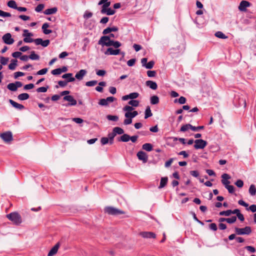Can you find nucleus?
<instances>
[{
  "instance_id": "nucleus-60",
  "label": "nucleus",
  "mask_w": 256,
  "mask_h": 256,
  "mask_svg": "<svg viewBox=\"0 0 256 256\" xmlns=\"http://www.w3.org/2000/svg\"><path fill=\"white\" fill-rule=\"evenodd\" d=\"M204 126H194L192 125V128L191 130L192 131L196 132L199 130H202L204 128Z\"/></svg>"
},
{
  "instance_id": "nucleus-47",
  "label": "nucleus",
  "mask_w": 256,
  "mask_h": 256,
  "mask_svg": "<svg viewBox=\"0 0 256 256\" xmlns=\"http://www.w3.org/2000/svg\"><path fill=\"white\" fill-rule=\"evenodd\" d=\"M0 16L2 17H10L12 14L10 12H5L0 10Z\"/></svg>"
},
{
  "instance_id": "nucleus-3",
  "label": "nucleus",
  "mask_w": 256,
  "mask_h": 256,
  "mask_svg": "<svg viewBox=\"0 0 256 256\" xmlns=\"http://www.w3.org/2000/svg\"><path fill=\"white\" fill-rule=\"evenodd\" d=\"M110 3H106L104 5L102 6L100 12L102 14H106L108 16L113 15L115 14L116 11L109 8Z\"/></svg>"
},
{
  "instance_id": "nucleus-52",
  "label": "nucleus",
  "mask_w": 256,
  "mask_h": 256,
  "mask_svg": "<svg viewBox=\"0 0 256 256\" xmlns=\"http://www.w3.org/2000/svg\"><path fill=\"white\" fill-rule=\"evenodd\" d=\"M48 70V69L47 68H42L40 70H38L36 72V74L38 75H43L46 74Z\"/></svg>"
},
{
  "instance_id": "nucleus-39",
  "label": "nucleus",
  "mask_w": 256,
  "mask_h": 256,
  "mask_svg": "<svg viewBox=\"0 0 256 256\" xmlns=\"http://www.w3.org/2000/svg\"><path fill=\"white\" fill-rule=\"evenodd\" d=\"M8 88L11 91H16L17 90L16 86L14 83H10L7 86Z\"/></svg>"
},
{
  "instance_id": "nucleus-58",
  "label": "nucleus",
  "mask_w": 256,
  "mask_h": 256,
  "mask_svg": "<svg viewBox=\"0 0 256 256\" xmlns=\"http://www.w3.org/2000/svg\"><path fill=\"white\" fill-rule=\"evenodd\" d=\"M154 65V62L153 61H150L146 64L145 68L148 69L152 68Z\"/></svg>"
},
{
  "instance_id": "nucleus-27",
  "label": "nucleus",
  "mask_w": 256,
  "mask_h": 256,
  "mask_svg": "<svg viewBox=\"0 0 256 256\" xmlns=\"http://www.w3.org/2000/svg\"><path fill=\"white\" fill-rule=\"evenodd\" d=\"M168 178L167 177L162 178L160 182V185L158 187L159 188H163L166 186L168 182Z\"/></svg>"
},
{
  "instance_id": "nucleus-20",
  "label": "nucleus",
  "mask_w": 256,
  "mask_h": 256,
  "mask_svg": "<svg viewBox=\"0 0 256 256\" xmlns=\"http://www.w3.org/2000/svg\"><path fill=\"white\" fill-rule=\"evenodd\" d=\"M59 248V244H56L49 252L48 256H53L56 254Z\"/></svg>"
},
{
  "instance_id": "nucleus-64",
  "label": "nucleus",
  "mask_w": 256,
  "mask_h": 256,
  "mask_svg": "<svg viewBox=\"0 0 256 256\" xmlns=\"http://www.w3.org/2000/svg\"><path fill=\"white\" fill-rule=\"evenodd\" d=\"M248 210H250L252 212H256V205L252 204L251 205Z\"/></svg>"
},
{
  "instance_id": "nucleus-46",
  "label": "nucleus",
  "mask_w": 256,
  "mask_h": 256,
  "mask_svg": "<svg viewBox=\"0 0 256 256\" xmlns=\"http://www.w3.org/2000/svg\"><path fill=\"white\" fill-rule=\"evenodd\" d=\"M134 108L131 106H126L123 108V110L126 112H132Z\"/></svg>"
},
{
  "instance_id": "nucleus-44",
  "label": "nucleus",
  "mask_w": 256,
  "mask_h": 256,
  "mask_svg": "<svg viewBox=\"0 0 256 256\" xmlns=\"http://www.w3.org/2000/svg\"><path fill=\"white\" fill-rule=\"evenodd\" d=\"M8 58L3 56L0 57V62L2 65H6L8 62Z\"/></svg>"
},
{
  "instance_id": "nucleus-19",
  "label": "nucleus",
  "mask_w": 256,
  "mask_h": 256,
  "mask_svg": "<svg viewBox=\"0 0 256 256\" xmlns=\"http://www.w3.org/2000/svg\"><path fill=\"white\" fill-rule=\"evenodd\" d=\"M50 25L48 23L46 22L42 24V29L44 34H48L52 32V30L50 29H48Z\"/></svg>"
},
{
  "instance_id": "nucleus-42",
  "label": "nucleus",
  "mask_w": 256,
  "mask_h": 256,
  "mask_svg": "<svg viewBox=\"0 0 256 256\" xmlns=\"http://www.w3.org/2000/svg\"><path fill=\"white\" fill-rule=\"evenodd\" d=\"M106 118L109 120H112L114 122L118 121V117L116 116L108 115Z\"/></svg>"
},
{
  "instance_id": "nucleus-11",
  "label": "nucleus",
  "mask_w": 256,
  "mask_h": 256,
  "mask_svg": "<svg viewBox=\"0 0 256 256\" xmlns=\"http://www.w3.org/2000/svg\"><path fill=\"white\" fill-rule=\"evenodd\" d=\"M139 96V94L136 92H132L130 94H129L125 95L122 97V100H126L128 99H131L133 100L138 98Z\"/></svg>"
},
{
  "instance_id": "nucleus-56",
  "label": "nucleus",
  "mask_w": 256,
  "mask_h": 256,
  "mask_svg": "<svg viewBox=\"0 0 256 256\" xmlns=\"http://www.w3.org/2000/svg\"><path fill=\"white\" fill-rule=\"evenodd\" d=\"M48 87H40L37 88L36 91L38 92H46L48 90Z\"/></svg>"
},
{
  "instance_id": "nucleus-33",
  "label": "nucleus",
  "mask_w": 256,
  "mask_h": 256,
  "mask_svg": "<svg viewBox=\"0 0 256 256\" xmlns=\"http://www.w3.org/2000/svg\"><path fill=\"white\" fill-rule=\"evenodd\" d=\"M17 60H11V63L8 65V68L10 70H15L16 66H17Z\"/></svg>"
},
{
  "instance_id": "nucleus-50",
  "label": "nucleus",
  "mask_w": 256,
  "mask_h": 256,
  "mask_svg": "<svg viewBox=\"0 0 256 256\" xmlns=\"http://www.w3.org/2000/svg\"><path fill=\"white\" fill-rule=\"evenodd\" d=\"M22 36L24 37H30L33 36V34L29 32L28 30H24Z\"/></svg>"
},
{
  "instance_id": "nucleus-13",
  "label": "nucleus",
  "mask_w": 256,
  "mask_h": 256,
  "mask_svg": "<svg viewBox=\"0 0 256 256\" xmlns=\"http://www.w3.org/2000/svg\"><path fill=\"white\" fill-rule=\"evenodd\" d=\"M137 156L138 158L142 160L144 163H146L148 161V156L146 154L142 151H140L137 153Z\"/></svg>"
},
{
  "instance_id": "nucleus-23",
  "label": "nucleus",
  "mask_w": 256,
  "mask_h": 256,
  "mask_svg": "<svg viewBox=\"0 0 256 256\" xmlns=\"http://www.w3.org/2000/svg\"><path fill=\"white\" fill-rule=\"evenodd\" d=\"M63 78H68L67 82H72L74 81L75 78L72 77V74L68 73L62 75Z\"/></svg>"
},
{
  "instance_id": "nucleus-8",
  "label": "nucleus",
  "mask_w": 256,
  "mask_h": 256,
  "mask_svg": "<svg viewBox=\"0 0 256 256\" xmlns=\"http://www.w3.org/2000/svg\"><path fill=\"white\" fill-rule=\"evenodd\" d=\"M0 136L6 142H10L12 140V134L10 132L2 134Z\"/></svg>"
},
{
  "instance_id": "nucleus-34",
  "label": "nucleus",
  "mask_w": 256,
  "mask_h": 256,
  "mask_svg": "<svg viewBox=\"0 0 256 256\" xmlns=\"http://www.w3.org/2000/svg\"><path fill=\"white\" fill-rule=\"evenodd\" d=\"M150 103L152 104H156L159 102V98L156 96H153L150 97Z\"/></svg>"
},
{
  "instance_id": "nucleus-38",
  "label": "nucleus",
  "mask_w": 256,
  "mask_h": 256,
  "mask_svg": "<svg viewBox=\"0 0 256 256\" xmlns=\"http://www.w3.org/2000/svg\"><path fill=\"white\" fill-rule=\"evenodd\" d=\"M192 128V125L190 124H186L184 125H183L181 128H180V131L182 132H186L189 129L191 130Z\"/></svg>"
},
{
  "instance_id": "nucleus-21",
  "label": "nucleus",
  "mask_w": 256,
  "mask_h": 256,
  "mask_svg": "<svg viewBox=\"0 0 256 256\" xmlns=\"http://www.w3.org/2000/svg\"><path fill=\"white\" fill-rule=\"evenodd\" d=\"M118 30V28L116 26H113L112 28L108 27L103 30L102 34H106L109 33H110L111 32H117Z\"/></svg>"
},
{
  "instance_id": "nucleus-37",
  "label": "nucleus",
  "mask_w": 256,
  "mask_h": 256,
  "mask_svg": "<svg viewBox=\"0 0 256 256\" xmlns=\"http://www.w3.org/2000/svg\"><path fill=\"white\" fill-rule=\"evenodd\" d=\"M215 36L217 38L222 39H226L228 38V36H226L223 32H217L215 34Z\"/></svg>"
},
{
  "instance_id": "nucleus-12",
  "label": "nucleus",
  "mask_w": 256,
  "mask_h": 256,
  "mask_svg": "<svg viewBox=\"0 0 256 256\" xmlns=\"http://www.w3.org/2000/svg\"><path fill=\"white\" fill-rule=\"evenodd\" d=\"M50 40H43L42 38H38L34 40V43L36 45H42L44 47L47 46L50 44Z\"/></svg>"
},
{
  "instance_id": "nucleus-6",
  "label": "nucleus",
  "mask_w": 256,
  "mask_h": 256,
  "mask_svg": "<svg viewBox=\"0 0 256 256\" xmlns=\"http://www.w3.org/2000/svg\"><path fill=\"white\" fill-rule=\"evenodd\" d=\"M194 143V148L196 150L203 149L207 145V142L202 139L196 140Z\"/></svg>"
},
{
  "instance_id": "nucleus-5",
  "label": "nucleus",
  "mask_w": 256,
  "mask_h": 256,
  "mask_svg": "<svg viewBox=\"0 0 256 256\" xmlns=\"http://www.w3.org/2000/svg\"><path fill=\"white\" fill-rule=\"evenodd\" d=\"M236 234L238 235L249 234L251 233L252 230L250 226H246L244 228H235Z\"/></svg>"
},
{
  "instance_id": "nucleus-16",
  "label": "nucleus",
  "mask_w": 256,
  "mask_h": 256,
  "mask_svg": "<svg viewBox=\"0 0 256 256\" xmlns=\"http://www.w3.org/2000/svg\"><path fill=\"white\" fill-rule=\"evenodd\" d=\"M87 74V71L86 70H81L78 72L76 75L75 78L77 80H80L83 79L84 76Z\"/></svg>"
},
{
  "instance_id": "nucleus-40",
  "label": "nucleus",
  "mask_w": 256,
  "mask_h": 256,
  "mask_svg": "<svg viewBox=\"0 0 256 256\" xmlns=\"http://www.w3.org/2000/svg\"><path fill=\"white\" fill-rule=\"evenodd\" d=\"M139 103H140L139 101H138L137 100H130V101L128 102V104L130 106H131L132 107V106L136 107V106H138Z\"/></svg>"
},
{
  "instance_id": "nucleus-35",
  "label": "nucleus",
  "mask_w": 256,
  "mask_h": 256,
  "mask_svg": "<svg viewBox=\"0 0 256 256\" xmlns=\"http://www.w3.org/2000/svg\"><path fill=\"white\" fill-rule=\"evenodd\" d=\"M7 5L9 8L16 10L18 7L16 2L13 0H11L8 2Z\"/></svg>"
},
{
  "instance_id": "nucleus-17",
  "label": "nucleus",
  "mask_w": 256,
  "mask_h": 256,
  "mask_svg": "<svg viewBox=\"0 0 256 256\" xmlns=\"http://www.w3.org/2000/svg\"><path fill=\"white\" fill-rule=\"evenodd\" d=\"M64 100L68 102H70L68 104L70 106H75L76 104V100H74L72 96H65L64 97Z\"/></svg>"
},
{
  "instance_id": "nucleus-49",
  "label": "nucleus",
  "mask_w": 256,
  "mask_h": 256,
  "mask_svg": "<svg viewBox=\"0 0 256 256\" xmlns=\"http://www.w3.org/2000/svg\"><path fill=\"white\" fill-rule=\"evenodd\" d=\"M44 8V4H39L36 8L35 10L38 12H40Z\"/></svg>"
},
{
  "instance_id": "nucleus-10",
  "label": "nucleus",
  "mask_w": 256,
  "mask_h": 256,
  "mask_svg": "<svg viewBox=\"0 0 256 256\" xmlns=\"http://www.w3.org/2000/svg\"><path fill=\"white\" fill-rule=\"evenodd\" d=\"M115 100L112 96L108 97L106 98H102L100 100L98 104L101 106H107L110 102H112Z\"/></svg>"
},
{
  "instance_id": "nucleus-9",
  "label": "nucleus",
  "mask_w": 256,
  "mask_h": 256,
  "mask_svg": "<svg viewBox=\"0 0 256 256\" xmlns=\"http://www.w3.org/2000/svg\"><path fill=\"white\" fill-rule=\"evenodd\" d=\"M251 4L250 2L246 0H242L238 6V10L240 12H246V8L250 7Z\"/></svg>"
},
{
  "instance_id": "nucleus-45",
  "label": "nucleus",
  "mask_w": 256,
  "mask_h": 256,
  "mask_svg": "<svg viewBox=\"0 0 256 256\" xmlns=\"http://www.w3.org/2000/svg\"><path fill=\"white\" fill-rule=\"evenodd\" d=\"M98 83V82L96 80L88 81L86 82V86H93L96 85Z\"/></svg>"
},
{
  "instance_id": "nucleus-62",
  "label": "nucleus",
  "mask_w": 256,
  "mask_h": 256,
  "mask_svg": "<svg viewBox=\"0 0 256 256\" xmlns=\"http://www.w3.org/2000/svg\"><path fill=\"white\" fill-rule=\"evenodd\" d=\"M228 191L230 193H233L234 192V186L232 185H228L227 186L225 187Z\"/></svg>"
},
{
  "instance_id": "nucleus-43",
  "label": "nucleus",
  "mask_w": 256,
  "mask_h": 256,
  "mask_svg": "<svg viewBox=\"0 0 256 256\" xmlns=\"http://www.w3.org/2000/svg\"><path fill=\"white\" fill-rule=\"evenodd\" d=\"M232 214V210H227L226 211H222L220 212L219 214L220 216H230V214Z\"/></svg>"
},
{
  "instance_id": "nucleus-29",
  "label": "nucleus",
  "mask_w": 256,
  "mask_h": 256,
  "mask_svg": "<svg viewBox=\"0 0 256 256\" xmlns=\"http://www.w3.org/2000/svg\"><path fill=\"white\" fill-rule=\"evenodd\" d=\"M112 130L115 133L116 135L118 134H124V130L122 128L120 127H114Z\"/></svg>"
},
{
  "instance_id": "nucleus-54",
  "label": "nucleus",
  "mask_w": 256,
  "mask_h": 256,
  "mask_svg": "<svg viewBox=\"0 0 256 256\" xmlns=\"http://www.w3.org/2000/svg\"><path fill=\"white\" fill-rule=\"evenodd\" d=\"M96 74L98 76H103L106 74V72L104 70H100L96 71Z\"/></svg>"
},
{
  "instance_id": "nucleus-59",
  "label": "nucleus",
  "mask_w": 256,
  "mask_h": 256,
  "mask_svg": "<svg viewBox=\"0 0 256 256\" xmlns=\"http://www.w3.org/2000/svg\"><path fill=\"white\" fill-rule=\"evenodd\" d=\"M235 184L238 187V188H242L244 186V182L242 180H238L236 182Z\"/></svg>"
},
{
  "instance_id": "nucleus-32",
  "label": "nucleus",
  "mask_w": 256,
  "mask_h": 256,
  "mask_svg": "<svg viewBox=\"0 0 256 256\" xmlns=\"http://www.w3.org/2000/svg\"><path fill=\"white\" fill-rule=\"evenodd\" d=\"M142 148L148 152H150L152 150V146L150 143H146L142 145Z\"/></svg>"
},
{
  "instance_id": "nucleus-26",
  "label": "nucleus",
  "mask_w": 256,
  "mask_h": 256,
  "mask_svg": "<svg viewBox=\"0 0 256 256\" xmlns=\"http://www.w3.org/2000/svg\"><path fill=\"white\" fill-rule=\"evenodd\" d=\"M130 140V136L128 134H124L120 136L118 139V141L122 142H128Z\"/></svg>"
},
{
  "instance_id": "nucleus-18",
  "label": "nucleus",
  "mask_w": 256,
  "mask_h": 256,
  "mask_svg": "<svg viewBox=\"0 0 256 256\" xmlns=\"http://www.w3.org/2000/svg\"><path fill=\"white\" fill-rule=\"evenodd\" d=\"M140 235L144 238H155L156 234L152 232H144L140 233Z\"/></svg>"
},
{
  "instance_id": "nucleus-2",
  "label": "nucleus",
  "mask_w": 256,
  "mask_h": 256,
  "mask_svg": "<svg viewBox=\"0 0 256 256\" xmlns=\"http://www.w3.org/2000/svg\"><path fill=\"white\" fill-rule=\"evenodd\" d=\"M6 217L16 224H19L22 222L21 217L17 212H12L7 214Z\"/></svg>"
},
{
  "instance_id": "nucleus-4",
  "label": "nucleus",
  "mask_w": 256,
  "mask_h": 256,
  "mask_svg": "<svg viewBox=\"0 0 256 256\" xmlns=\"http://www.w3.org/2000/svg\"><path fill=\"white\" fill-rule=\"evenodd\" d=\"M106 212L111 215H118L124 214V212L116 208L108 206L104 208Z\"/></svg>"
},
{
  "instance_id": "nucleus-30",
  "label": "nucleus",
  "mask_w": 256,
  "mask_h": 256,
  "mask_svg": "<svg viewBox=\"0 0 256 256\" xmlns=\"http://www.w3.org/2000/svg\"><path fill=\"white\" fill-rule=\"evenodd\" d=\"M30 96L28 94L22 93L19 94L18 96V100H26L29 98Z\"/></svg>"
},
{
  "instance_id": "nucleus-36",
  "label": "nucleus",
  "mask_w": 256,
  "mask_h": 256,
  "mask_svg": "<svg viewBox=\"0 0 256 256\" xmlns=\"http://www.w3.org/2000/svg\"><path fill=\"white\" fill-rule=\"evenodd\" d=\"M29 58L32 60H38L40 56L36 54L34 51H32L30 54L29 56Z\"/></svg>"
},
{
  "instance_id": "nucleus-57",
  "label": "nucleus",
  "mask_w": 256,
  "mask_h": 256,
  "mask_svg": "<svg viewBox=\"0 0 256 256\" xmlns=\"http://www.w3.org/2000/svg\"><path fill=\"white\" fill-rule=\"evenodd\" d=\"M72 120L73 122H76V124H82L84 122V120L82 118H72Z\"/></svg>"
},
{
  "instance_id": "nucleus-15",
  "label": "nucleus",
  "mask_w": 256,
  "mask_h": 256,
  "mask_svg": "<svg viewBox=\"0 0 256 256\" xmlns=\"http://www.w3.org/2000/svg\"><path fill=\"white\" fill-rule=\"evenodd\" d=\"M222 182L225 187L230 185V182L228 180L230 178V176L227 174H224L222 176Z\"/></svg>"
},
{
  "instance_id": "nucleus-51",
  "label": "nucleus",
  "mask_w": 256,
  "mask_h": 256,
  "mask_svg": "<svg viewBox=\"0 0 256 256\" xmlns=\"http://www.w3.org/2000/svg\"><path fill=\"white\" fill-rule=\"evenodd\" d=\"M51 73L53 75H59L61 74L60 68H56L52 70Z\"/></svg>"
},
{
  "instance_id": "nucleus-55",
  "label": "nucleus",
  "mask_w": 256,
  "mask_h": 256,
  "mask_svg": "<svg viewBox=\"0 0 256 256\" xmlns=\"http://www.w3.org/2000/svg\"><path fill=\"white\" fill-rule=\"evenodd\" d=\"M236 220V217L235 216H232L230 218H227L226 222L229 224H232Z\"/></svg>"
},
{
  "instance_id": "nucleus-53",
  "label": "nucleus",
  "mask_w": 256,
  "mask_h": 256,
  "mask_svg": "<svg viewBox=\"0 0 256 256\" xmlns=\"http://www.w3.org/2000/svg\"><path fill=\"white\" fill-rule=\"evenodd\" d=\"M92 16V13L88 11H86L84 14V18L85 19H88Z\"/></svg>"
},
{
  "instance_id": "nucleus-48",
  "label": "nucleus",
  "mask_w": 256,
  "mask_h": 256,
  "mask_svg": "<svg viewBox=\"0 0 256 256\" xmlns=\"http://www.w3.org/2000/svg\"><path fill=\"white\" fill-rule=\"evenodd\" d=\"M100 142L102 145H105L108 143L110 144V140L107 137H102L100 139Z\"/></svg>"
},
{
  "instance_id": "nucleus-28",
  "label": "nucleus",
  "mask_w": 256,
  "mask_h": 256,
  "mask_svg": "<svg viewBox=\"0 0 256 256\" xmlns=\"http://www.w3.org/2000/svg\"><path fill=\"white\" fill-rule=\"evenodd\" d=\"M248 192L252 196H254L256 194V188L253 184H251L249 188Z\"/></svg>"
},
{
  "instance_id": "nucleus-1",
  "label": "nucleus",
  "mask_w": 256,
  "mask_h": 256,
  "mask_svg": "<svg viewBox=\"0 0 256 256\" xmlns=\"http://www.w3.org/2000/svg\"><path fill=\"white\" fill-rule=\"evenodd\" d=\"M98 44L102 46H113L116 48H117L122 46L120 42L118 41H114L110 39V36H102L98 40Z\"/></svg>"
},
{
  "instance_id": "nucleus-24",
  "label": "nucleus",
  "mask_w": 256,
  "mask_h": 256,
  "mask_svg": "<svg viewBox=\"0 0 256 256\" xmlns=\"http://www.w3.org/2000/svg\"><path fill=\"white\" fill-rule=\"evenodd\" d=\"M146 85L152 90H155L157 88L158 86L156 82L152 80H148L146 82Z\"/></svg>"
},
{
  "instance_id": "nucleus-7",
  "label": "nucleus",
  "mask_w": 256,
  "mask_h": 256,
  "mask_svg": "<svg viewBox=\"0 0 256 256\" xmlns=\"http://www.w3.org/2000/svg\"><path fill=\"white\" fill-rule=\"evenodd\" d=\"M4 42L7 44H12L14 42V40L12 38L10 33H7L2 36Z\"/></svg>"
},
{
  "instance_id": "nucleus-14",
  "label": "nucleus",
  "mask_w": 256,
  "mask_h": 256,
  "mask_svg": "<svg viewBox=\"0 0 256 256\" xmlns=\"http://www.w3.org/2000/svg\"><path fill=\"white\" fill-rule=\"evenodd\" d=\"M120 50L116 49L114 50L112 48H108L104 52L106 55H114L116 56L120 54Z\"/></svg>"
},
{
  "instance_id": "nucleus-61",
  "label": "nucleus",
  "mask_w": 256,
  "mask_h": 256,
  "mask_svg": "<svg viewBox=\"0 0 256 256\" xmlns=\"http://www.w3.org/2000/svg\"><path fill=\"white\" fill-rule=\"evenodd\" d=\"M135 62H136V59L132 58L128 61L127 64L129 66H132L134 64Z\"/></svg>"
},
{
  "instance_id": "nucleus-31",
  "label": "nucleus",
  "mask_w": 256,
  "mask_h": 256,
  "mask_svg": "<svg viewBox=\"0 0 256 256\" xmlns=\"http://www.w3.org/2000/svg\"><path fill=\"white\" fill-rule=\"evenodd\" d=\"M116 136V135L113 130H112V132L109 133L108 134V140H110V144H114V138Z\"/></svg>"
},
{
  "instance_id": "nucleus-25",
  "label": "nucleus",
  "mask_w": 256,
  "mask_h": 256,
  "mask_svg": "<svg viewBox=\"0 0 256 256\" xmlns=\"http://www.w3.org/2000/svg\"><path fill=\"white\" fill-rule=\"evenodd\" d=\"M10 104L15 108L19 110H22L24 108V106L21 104H18L12 100H10Z\"/></svg>"
},
{
  "instance_id": "nucleus-22",
  "label": "nucleus",
  "mask_w": 256,
  "mask_h": 256,
  "mask_svg": "<svg viewBox=\"0 0 256 256\" xmlns=\"http://www.w3.org/2000/svg\"><path fill=\"white\" fill-rule=\"evenodd\" d=\"M58 11V8L56 7H54L50 8H48L44 12L45 14L50 15L56 14Z\"/></svg>"
},
{
  "instance_id": "nucleus-41",
  "label": "nucleus",
  "mask_w": 256,
  "mask_h": 256,
  "mask_svg": "<svg viewBox=\"0 0 256 256\" xmlns=\"http://www.w3.org/2000/svg\"><path fill=\"white\" fill-rule=\"evenodd\" d=\"M152 115V113L151 112V110H150V107H148L146 108V111H145L144 118H147L151 116Z\"/></svg>"
},
{
  "instance_id": "nucleus-63",
  "label": "nucleus",
  "mask_w": 256,
  "mask_h": 256,
  "mask_svg": "<svg viewBox=\"0 0 256 256\" xmlns=\"http://www.w3.org/2000/svg\"><path fill=\"white\" fill-rule=\"evenodd\" d=\"M24 75V74L21 72H14V78H17L19 76H22Z\"/></svg>"
}]
</instances>
